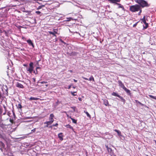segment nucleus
Instances as JSON below:
<instances>
[{"label":"nucleus","instance_id":"nucleus-56","mask_svg":"<svg viewBox=\"0 0 156 156\" xmlns=\"http://www.w3.org/2000/svg\"><path fill=\"white\" fill-rule=\"evenodd\" d=\"M135 101L136 102L137 101L136 100H135Z\"/></svg>","mask_w":156,"mask_h":156},{"label":"nucleus","instance_id":"nucleus-52","mask_svg":"<svg viewBox=\"0 0 156 156\" xmlns=\"http://www.w3.org/2000/svg\"><path fill=\"white\" fill-rule=\"evenodd\" d=\"M46 87H48V85H46Z\"/></svg>","mask_w":156,"mask_h":156},{"label":"nucleus","instance_id":"nucleus-35","mask_svg":"<svg viewBox=\"0 0 156 156\" xmlns=\"http://www.w3.org/2000/svg\"><path fill=\"white\" fill-rule=\"evenodd\" d=\"M75 53H74V52H72V53H71L70 55H75Z\"/></svg>","mask_w":156,"mask_h":156},{"label":"nucleus","instance_id":"nucleus-22","mask_svg":"<svg viewBox=\"0 0 156 156\" xmlns=\"http://www.w3.org/2000/svg\"><path fill=\"white\" fill-rule=\"evenodd\" d=\"M114 131L117 133L119 135H120L121 134V132L120 131L116 129H115L114 130Z\"/></svg>","mask_w":156,"mask_h":156},{"label":"nucleus","instance_id":"nucleus-1","mask_svg":"<svg viewBox=\"0 0 156 156\" xmlns=\"http://www.w3.org/2000/svg\"><path fill=\"white\" fill-rule=\"evenodd\" d=\"M135 1L142 8L148 7L150 5L144 0H135Z\"/></svg>","mask_w":156,"mask_h":156},{"label":"nucleus","instance_id":"nucleus-7","mask_svg":"<svg viewBox=\"0 0 156 156\" xmlns=\"http://www.w3.org/2000/svg\"><path fill=\"white\" fill-rule=\"evenodd\" d=\"M118 83L119 86H120L123 89L125 87L124 84L120 80H119L118 81Z\"/></svg>","mask_w":156,"mask_h":156},{"label":"nucleus","instance_id":"nucleus-32","mask_svg":"<svg viewBox=\"0 0 156 156\" xmlns=\"http://www.w3.org/2000/svg\"><path fill=\"white\" fill-rule=\"evenodd\" d=\"M44 5H42V6H39L37 8V9H41V8L42 7H44Z\"/></svg>","mask_w":156,"mask_h":156},{"label":"nucleus","instance_id":"nucleus-12","mask_svg":"<svg viewBox=\"0 0 156 156\" xmlns=\"http://www.w3.org/2000/svg\"><path fill=\"white\" fill-rule=\"evenodd\" d=\"M44 124H46V125L44 126V128L48 127V125H51V123L49 121H47L44 123Z\"/></svg>","mask_w":156,"mask_h":156},{"label":"nucleus","instance_id":"nucleus-57","mask_svg":"<svg viewBox=\"0 0 156 156\" xmlns=\"http://www.w3.org/2000/svg\"><path fill=\"white\" fill-rule=\"evenodd\" d=\"M1 143H2V144H3V143H2V142H1Z\"/></svg>","mask_w":156,"mask_h":156},{"label":"nucleus","instance_id":"nucleus-43","mask_svg":"<svg viewBox=\"0 0 156 156\" xmlns=\"http://www.w3.org/2000/svg\"><path fill=\"white\" fill-rule=\"evenodd\" d=\"M23 66H25V67H27V64H24L23 65Z\"/></svg>","mask_w":156,"mask_h":156},{"label":"nucleus","instance_id":"nucleus-9","mask_svg":"<svg viewBox=\"0 0 156 156\" xmlns=\"http://www.w3.org/2000/svg\"><path fill=\"white\" fill-rule=\"evenodd\" d=\"M82 78L83 79L86 80H89V81H91V80H92L93 81V82L95 81L94 79L92 76H90V77L89 78V80H88L87 78L84 77H83V76L82 77Z\"/></svg>","mask_w":156,"mask_h":156},{"label":"nucleus","instance_id":"nucleus-46","mask_svg":"<svg viewBox=\"0 0 156 156\" xmlns=\"http://www.w3.org/2000/svg\"><path fill=\"white\" fill-rule=\"evenodd\" d=\"M5 7H1V9H2L5 8Z\"/></svg>","mask_w":156,"mask_h":156},{"label":"nucleus","instance_id":"nucleus-55","mask_svg":"<svg viewBox=\"0 0 156 156\" xmlns=\"http://www.w3.org/2000/svg\"><path fill=\"white\" fill-rule=\"evenodd\" d=\"M52 127V126H50L49 127H51V128Z\"/></svg>","mask_w":156,"mask_h":156},{"label":"nucleus","instance_id":"nucleus-18","mask_svg":"<svg viewBox=\"0 0 156 156\" xmlns=\"http://www.w3.org/2000/svg\"><path fill=\"white\" fill-rule=\"evenodd\" d=\"M105 147L107 148L108 152H111L112 151V149L111 148L109 147L107 145H106Z\"/></svg>","mask_w":156,"mask_h":156},{"label":"nucleus","instance_id":"nucleus-23","mask_svg":"<svg viewBox=\"0 0 156 156\" xmlns=\"http://www.w3.org/2000/svg\"><path fill=\"white\" fill-rule=\"evenodd\" d=\"M58 29H53V32L54 33H55V34H58Z\"/></svg>","mask_w":156,"mask_h":156},{"label":"nucleus","instance_id":"nucleus-24","mask_svg":"<svg viewBox=\"0 0 156 156\" xmlns=\"http://www.w3.org/2000/svg\"><path fill=\"white\" fill-rule=\"evenodd\" d=\"M1 33H4L6 36H7L8 33L6 32V31L5 30H3V31H1Z\"/></svg>","mask_w":156,"mask_h":156},{"label":"nucleus","instance_id":"nucleus-6","mask_svg":"<svg viewBox=\"0 0 156 156\" xmlns=\"http://www.w3.org/2000/svg\"><path fill=\"white\" fill-rule=\"evenodd\" d=\"M54 115L53 114H51L50 115V117L49 118V119L50 121H49L52 124L54 121Z\"/></svg>","mask_w":156,"mask_h":156},{"label":"nucleus","instance_id":"nucleus-15","mask_svg":"<svg viewBox=\"0 0 156 156\" xmlns=\"http://www.w3.org/2000/svg\"><path fill=\"white\" fill-rule=\"evenodd\" d=\"M112 95L114 96H116L119 98L120 97V95L118 93H116L114 92L112 93Z\"/></svg>","mask_w":156,"mask_h":156},{"label":"nucleus","instance_id":"nucleus-53","mask_svg":"<svg viewBox=\"0 0 156 156\" xmlns=\"http://www.w3.org/2000/svg\"><path fill=\"white\" fill-rule=\"evenodd\" d=\"M80 99H81V98H79V100H80Z\"/></svg>","mask_w":156,"mask_h":156},{"label":"nucleus","instance_id":"nucleus-54","mask_svg":"<svg viewBox=\"0 0 156 156\" xmlns=\"http://www.w3.org/2000/svg\"><path fill=\"white\" fill-rule=\"evenodd\" d=\"M13 115H15V113H14V112H13Z\"/></svg>","mask_w":156,"mask_h":156},{"label":"nucleus","instance_id":"nucleus-3","mask_svg":"<svg viewBox=\"0 0 156 156\" xmlns=\"http://www.w3.org/2000/svg\"><path fill=\"white\" fill-rule=\"evenodd\" d=\"M108 1H109L110 3L113 4H115L118 5L119 7L118 8H122V10L124 11L125 8L124 6L122 5L121 4L118 3L117 2H120L121 1V0H108Z\"/></svg>","mask_w":156,"mask_h":156},{"label":"nucleus","instance_id":"nucleus-39","mask_svg":"<svg viewBox=\"0 0 156 156\" xmlns=\"http://www.w3.org/2000/svg\"><path fill=\"white\" fill-rule=\"evenodd\" d=\"M41 69V68L39 67H37L36 68V70H37V69Z\"/></svg>","mask_w":156,"mask_h":156},{"label":"nucleus","instance_id":"nucleus-30","mask_svg":"<svg viewBox=\"0 0 156 156\" xmlns=\"http://www.w3.org/2000/svg\"><path fill=\"white\" fill-rule=\"evenodd\" d=\"M139 22V21H138L136 23H135L133 25V27H136V26L137 25L138 23Z\"/></svg>","mask_w":156,"mask_h":156},{"label":"nucleus","instance_id":"nucleus-33","mask_svg":"<svg viewBox=\"0 0 156 156\" xmlns=\"http://www.w3.org/2000/svg\"><path fill=\"white\" fill-rule=\"evenodd\" d=\"M58 125V124L57 123L55 124H53L52 126H57Z\"/></svg>","mask_w":156,"mask_h":156},{"label":"nucleus","instance_id":"nucleus-11","mask_svg":"<svg viewBox=\"0 0 156 156\" xmlns=\"http://www.w3.org/2000/svg\"><path fill=\"white\" fill-rule=\"evenodd\" d=\"M58 137L59 138L60 140L62 141L63 140V136L62 135V133H59L58 135Z\"/></svg>","mask_w":156,"mask_h":156},{"label":"nucleus","instance_id":"nucleus-27","mask_svg":"<svg viewBox=\"0 0 156 156\" xmlns=\"http://www.w3.org/2000/svg\"><path fill=\"white\" fill-rule=\"evenodd\" d=\"M17 107L18 108L21 109L22 108V106L20 104H19L18 105Z\"/></svg>","mask_w":156,"mask_h":156},{"label":"nucleus","instance_id":"nucleus-13","mask_svg":"<svg viewBox=\"0 0 156 156\" xmlns=\"http://www.w3.org/2000/svg\"><path fill=\"white\" fill-rule=\"evenodd\" d=\"M104 104L106 106H108L109 105L108 101L106 99L104 100Z\"/></svg>","mask_w":156,"mask_h":156},{"label":"nucleus","instance_id":"nucleus-8","mask_svg":"<svg viewBox=\"0 0 156 156\" xmlns=\"http://www.w3.org/2000/svg\"><path fill=\"white\" fill-rule=\"evenodd\" d=\"M16 86L18 88H23L24 87L23 85L19 82H17L16 83Z\"/></svg>","mask_w":156,"mask_h":156},{"label":"nucleus","instance_id":"nucleus-44","mask_svg":"<svg viewBox=\"0 0 156 156\" xmlns=\"http://www.w3.org/2000/svg\"><path fill=\"white\" fill-rule=\"evenodd\" d=\"M73 81L75 82H77V80L75 79H73Z\"/></svg>","mask_w":156,"mask_h":156},{"label":"nucleus","instance_id":"nucleus-28","mask_svg":"<svg viewBox=\"0 0 156 156\" xmlns=\"http://www.w3.org/2000/svg\"><path fill=\"white\" fill-rule=\"evenodd\" d=\"M76 92H72V91L71 92V94L73 96H75L76 95V94H75V93H76Z\"/></svg>","mask_w":156,"mask_h":156},{"label":"nucleus","instance_id":"nucleus-2","mask_svg":"<svg viewBox=\"0 0 156 156\" xmlns=\"http://www.w3.org/2000/svg\"><path fill=\"white\" fill-rule=\"evenodd\" d=\"M140 6L138 4L129 6V10L132 12H135L139 11Z\"/></svg>","mask_w":156,"mask_h":156},{"label":"nucleus","instance_id":"nucleus-25","mask_svg":"<svg viewBox=\"0 0 156 156\" xmlns=\"http://www.w3.org/2000/svg\"><path fill=\"white\" fill-rule=\"evenodd\" d=\"M49 33L50 34H52L54 36L56 37V35L55 34V33H54L53 32L49 31H48Z\"/></svg>","mask_w":156,"mask_h":156},{"label":"nucleus","instance_id":"nucleus-38","mask_svg":"<svg viewBox=\"0 0 156 156\" xmlns=\"http://www.w3.org/2000/svg\"><path fill=\"white\" fill-rule=\"evenodd\" d=\"M33 72L35 74H37L38 73V72H37V70H36V71H34Z\"/></svg>","mask_w":156,"mask_h":156},{"label":"nucleus","instance_id":"nucleus-16","mask_svg":"<svg viewBox=\"0 0 156 156\" xmlns=\"http://www.w3.org/2000/svg\"><path fill=\"white\" fill-rule=\"evenodd\" d=\"M39 99V98H34V97H31L29 99V100L30 101L38 100Z\"/></svg>","mask_w":156,"mask_h":156},{"label":"nucleus","instance_id":"nucleus-21","mask_svg":"<svg viewBox=\"0 0 156 156\" xmlns=\"http://www.w3.org/2000/svg\"><path fill=\"white\" fill-rule=\"evenodd\" d=\"M70 119L72 120V122L73 123H75V124H76L77 120L71 118V117H70Z\"/></svg>","mask_w":156,"mask_h":156},{"label":"nucleus","instance_id":"nucleus-50","mask_svg":"<svg viewBox=\"0 0 156 156\" xmlns=\"http://www.w3.org/2000/svg\"><path fill=\"white\" fill-rule=\"evenodd\" d=\"M34 1H41L42 0H33Z\"/></svg>","mask_w":156,"mask_h":156},{"label":"nucleus","instance_id":"nucleus-48","mask_svg":"<svg viewBox=\"0 0 156 156\" xmlns=\"http://www.w3.org/2000/svg\"><path fill=\"white\" fill-rule=\"evenodd\" d=\"M141 14V13H140V12H139L138 13V15H140Z\"/></svg>","mask_w":156,"mask_h":156},{"label":"nucleus","instance_id":"nucleus-40","mask_svg":"<svg viewBox=\"0 0 156 156\" xmlns=\"http://www.w3.org/2000/svg\"><path fill=\"white\" fill-rule=\"evenodd\" d=\"M139 12H140L141 13V12H142V9L141 8L140 6V10H139Z\"/></svg>","mask_w":156,"mask_h":156},{"label":"nucleus","instance_id":"nucleus-36","mask_svg":"<svg viewBox=\"0 0 156 156\" xmlns=\"http://www.w3.org/2000/svg\"><path fill=\"white\" fill-rule=\"evenodd\" d=\"M5 94H6L7 96L8 95V89L5 90Z\"/></svg>","mask_w":156,"mask_h":156},{"label":"nucleus","instance_id":"nucleus-59","mask_svg":"<svg viewBox=\"0 0 156 156\" xmlns=\"http://www.w3.org/2000/svg\"><path fill=\"white\" fill-rule=\"evenodd\" d=\"M146 155V156H148V155Z\"/></svg>","mask_w":156,"mask_h":156},{"label":"nucleus","instance_id":"nucleus-42","mask_svg":"<svg viewBox=\"0 0 156 156\" xmlns=\"http://www.w3.org/2000/svg\"><path fill=\"white\" fill-rule=\"evenodd\" d=\"M22 39L24 40H25L26 39V38L24 37H22Z\"/></svg>","mask_w":156,"mask_h":156},{"label":"nucleus","instance_id":"nucleus-29","mask_svg":"<svg viewBox=\"0 0 156 156\" xmlns=\"http://www.w3.org/2000/svg\"><path fill=\"white\" fill-rule=\"evenodd\" d=\"M0 127L2 128H4V127H5V126L2 123L0 124Z\"/></svg>","mask_w":156,"mask_h":156},{"label":"nucleus","instance_id":"nucleus-31","mask_svg":"<svg viewBox=\"0 0 156 156\" xmlns=\"http://www.w3.org/2000/svg\"><path fill=\"white\" fill-rule=\"evenodd\" d=\"M36 128H34V129H33L31 131V133L35 132L36 131Z\"/></svg>","mask_w":156,"mask_h":156},{"label":"nucleus","instance_id":"nucleus-34","mask_svg":"<svg viewBox=\"0 0 156 156\" xmlns=\"http://www.w3.org/2000/svg\"><path fill=\"white\" fill-rule=\"evenodd\" d=\"M40 83H41V84H43V83H47V81H42V82H40Z\"/></svg>","mask_w":156,"mask_h":156},{"label":"nucleus","instance_id":"nucleus-41","mask_svg":"<svg viewBox=\"0 0 156 156\" xmlns=\"http://www.w3.org/2000/svg\"><path fill=\"white\" fill-rule=\"evenodd\" d=\"M33 81L34 82H35L36 81V80L35 78H33Z\"/></svg>","mask_w":156,"mask_h":156},{"label":"nucleus","instance_id":"nucleus-19","mask_svg":"<svg viewBox=\"0 0 156 156\" xmlns=\"http://www.w3.org/2000/svg\"><path fill=\"white\" fill-rule=\"evenodd\" d=\"M84 112L87 115V116L89 117V118H91V116L89 114V113L87 111H84Z\"/></svg>","mask_w":156,"mask_h":156},{"label":"nucleus","instance_id":"nucleus-51","mask_svg":"<svg viewBox=\"0 0 156 156\" xmlns=\"http://www.w3.org/2000/svg\"><path fill=\"white\" fill-rule=\"evenodd\" d=\"M138 103H140V104H141V103L139 101H138Z\"/></svg>","mask_w":156,"mask_h":156},{"label":"nucleus","instance_id":"nucleus-14","mask_svg":"<svg viewBox=\"0 0 156 156\" xmlns=\"http://www.w3.org/2000/svg\"><path fill=\"white\" fill-rule=\"evenodd\" d=\"M123 90L129 94L130 95L131 94L130 90L126 87L123 89Z\"/></svg>","mask_w":156,"mask_h":156},{"label":"nucleus","instance_id":"nucleus-45","mask_svg":"<svg viewBox=\"0 0 156 156\" xmlns=\"http://www.w3.org/2000/svg\"><path fill=\"white\" fill-rule=\"evenodd\" d=\"M69 72L70 73H72L73 71L72 70H69Z\"/></svg>","mask_w":156,"mask_h":156},{"label":"nucleus","instance_id":"nucleus-5","mask_svg":"<svg viewBox=\"0 0 156 156\" xmlns=\"http://www.w3.org/2000/svg\"><path fill=\"white\" fill-rule=\"evenodd\" d=\"M145 16H144L143 18L140 19V20L141 21V23H143L145 25V26H143V28L144 29H146L148 27V23H147L145 20Z\"/></svg>","mask_w":156,"mask_h":156},{"label":"nucleus","instance_id":"nucleus-17","mask_svg":"<svg viewBox=\"0 0 156 156\" xmlns=\"http://www.w3.org/2000/svg\"><path fill=\"white\" fill-rule=\"evenodd\" d=\"M67 128H69L70 129H72L73 130V127L72 126L70 125L69 124H67L65 126Z\"/></svg>","mask_w":156,"mask_h":156},{"label":"nucleus","instance_id":"nucleus-49","mask_svg":"<svg viewBox=\"0 0 156 156\" xmlns=\"http://www.w3.org/2000/svg\"><path fill=\"white\" fill-rule=\"evenodd\" d=\"M2 136V134L0 133V137Z\"/></svg>","mask_w":156,"mask_h":156},{"label":"nucleus","instance_id":"nucleus-58","mask_svg":"<svg viewBox=\"0 0 156 156\" xmlns=\"http://www.w3.org/2000/svg\"><path fill=\"white\" fill-rule=\"evenodd\" d=\"M73 87V88H75V87Z\"/></svg>","mask_w":156,"mask_h":156},{"label":"nucleus","instance_id":"nucleus-4","mask_svg":"<svg viewBox=\"0 0 156 156\" xmlns=\"http://www.w3.org/2000/svg\"><path fill=\"white\" fill-rule=\"evenodd\" d=\"M33 62H30L29 64V67L27 68V71L29 72L30 73H31L33 70Z\"/></svg>","mask_w":156,"mask_h":156},{"label":"nucleus","instance_id":"nucleus-26","mask_svg":"<svg viewBox=\"0 0 156 156\" xmlns=\"http://www.w3.org/2000/svg\"><path fill=\"white\" fill-rule=\"evenodd\" d=\"M149 96L150 98L156 100V96H154L151 95H149Z\"/></svg>","mask_w":156,"mask_h":156},{"label":"nucleus","instance_id":"nucleus-47","mask_svg":"<svg viewBox=\"0 0 156 156\" xmlns=\"http://www.w3.org/2000/svg\"><path fill=\"white\" fill-rule=\"evenodd\" d=\"M71 86H69V87H68V89H69L71 88Z\"/></svg>","mask_w":156,"mask_h":156},{"label":"nucleus","instance_id":"nucleus-37","mask_svg":"<svg viewBox=\"0 0 156 156\" xmlns=\"http://www.w3.org/2000/svg\"><path fill=\"white\" fill-rule=\"evenodd\" d=\"M36 13L37 14H39L41 13V12L39 11H36Z\"/></svg>","mask_w":156,"mask_h":156},{"label":"nucleus","instance_id":"nucleus-20","mask_svg":"<svg viewBox=\"0 0 156 156\" xmlns=\"http://www.w3.org/2000/svg\"><path fill=\"white\" fill-rule=\"evenodd\" d=\"M119 98L122 101L124 104L125 103L126 100L123 98V97L120 96V97H119Z\"/></svg>","mask_w":156,"mask_h":156},{"label":"nucleus","instance_id":"nucleus-10","mask_svg":"<svg viewBox=\"0 0 156 156\" xmlns=\"http://www.w3.org/2000/svg\"><path fill=\"white\" fill-rule=\"evenodd\" d=\"M27 42L30 45L32 46L33 48L34 47V44L30 39L27 40Z\"/></svg>","mask_w":156,"mask_h":156}]
</instances>
